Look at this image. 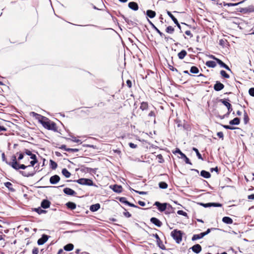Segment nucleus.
Returning a JSON list of instances; mask_svg holds the SVG:
<instances>
[{"mask_svg":"<svg viewBox=\"0 0 254 254\" xmlns=\"http://www.w3.org/2000/svg\"><path fill=\"white\" fill-rule=\"evenodd\" d=\"M50 165L53 169H55L57 167V164L52 160H50Z\"/></svg>","mask_w":254,"mask_h":254,"instance_id":"nucleus-42","label":"nucleus"},{"mask_svg":"<svg viewBox=\"0 0 254 254\" xmlns=\"http://www.w3.org/2000/svg\"><path fill=\"white\" fill-rule=\"evenodd\" d=\"M33 118H34L36 120H37L38 122L41 124L43 122V120H46V117L41 116L40 115L37 114L33 112Z\"/></svg>","mask_w":254,"mask_h":254,"instance_id":"nucleus-9","label":"nucleus"},{"mask_svg":"<svg viewBox=\"0 0 254 254\" xmlns=\"http://www.w3.org/2000/svg\"><path fill=\"white\" fill-rule=\"evenodd\" d=\"M62 148H64V149L66 151H78V149H70V148H68V149H65V146H62Z\"/></svg>","mask_w":254,"mask_h":254,"instance_id":"nucleus-49","label":"nucleus"},{"mask_svg":"<svg viewBox=\"0 0 254 254\" xmlns=\"http://www.w3.org/2000/svg\"><path fill=\"white\" fill-rule=\"evenodd\" d=\"M190 71L192 73H198L199 69L197 67L193 66L190 68Z\"/></svg>","mask_w":254,"mask_h":254,"instance_id":"nucleus-33","label":"nucleus"},{"mask_svg":"<svg viewBox=\"0 0 254 254\" xmlns=\"http://www.w3.org/2000/svg\"><path fill=\"white\" fill-rule=\"evenodd\" d=\"M66 205L68 208H69L71 210H73V209H75L76 206V204L72 202H67L66 203Z\"/></svg>","mask_w":254,"mask_h":254,"instance_id":"nucleus-21","label":"nucleus"},{"mask_svg":"<svg viewBox=\"0 0 254 254\" xmlns=\"http://www.w3.org/2000/svg\"><path fill=\"white\" fill-rule=\"evenodd\" d=\"M210 230L209 229H208L207 231L205 232L201 233L199 234L194 235L192 238V241H195L196 240L201 239L203 238L204 236L206 235L210 232Z\"/></svg>","mask_w":254,"mask_h":254,"instance_id":"nucleus-5","label":"nucleus"},{"mask_svg":"<svg viewBox=\"0 0 254 254\" xmlns=\"http://www.w3.org/2000/svg\"><path fill=\"white\" fill-rule=\"evenodd\" d=\"M217 136L219 137V138H222V139H223V133L222 132H217Z\"/></svg>","mask_w":254,"mask_h":254,"instance_id":"nucleus-50","label":"nucleus"},{"mask_svg":"<svg viewBox=\"0 0 254 254\" xmlns=\"http://www.w3.org/2000/svg\"><path fill=\"white\" fill-rule=\"evenodd\" d=\"M200 175L205 178H209L211 176L210 174L208 172L204 170L201 171Z\"/></svg>","mask_w":254,"mask_h":254,"instance_id":"nucleus-26","label":"nucleus"},{"mask_svg":"<svg viewBox=\"0 0 254 254\" xmlns=\"http://www.w3.org/2000/svg\"><path fill=\"white\" fill-rule=\"evenodd\" d=\"M38 249L37 248H35L33 250V254H38Z\"/></svg>","mask_w":254,"mask_h":254,"instance_id":"nucleus-58","label":"nucleus"},{"mask_svg":"<svg viewBox=\"0 0 254 254\" xmlns=\"http://www.w3.org/2000/svg\"><path fill=\"white\" fill-rule=\"evenodd\" d=\"M11 161L8 163L13 169L19 170L20 169H25L26 168L30 167L32 165V161H29V158L27 157L23 161V164H19L17 161V158L15 155H13L11 157Z\"/></svg>","mask_w":254,"mask_h":254,"instance_id":"nucleus-1","label":"nucleus"},{"mask_svg":"<svg viewBox=\"0 0 254 254\" xmlns=\"http://www.w3.org/2000/svg\"><path fill=\"white\" fill-rule=\"evenodd\" d=\"M64 192L65 194L69 195H74L76 194V192L74 190L68 188H66L64 189Z\"/></svg>","mask_w":254,"mask_h":254,"instance_id":"nucleus-14","label":"nucleus"},{"mask_svg":"<svg viewBox=\"0 0 254 254\" xmlns=\"http://www.w3.org/2000/svg\"><path fill=\"white\" fill-rule=\"evenodd\" d=\"M171 236L178 243H179L182 240V233L181 231L174 230L171 232Z\"/></svg>","mask_w":254,"mask_h":254,"instance_id":"nucleus-3","label":"nucleus"},{"mask_svg":"<svg viewBox=\"0 0 254 254\" xmlns=\"http://www.w3.org/2000/svg\"><path fill=\"white\" fill-rule=\"evenodd\" d=\"M159 186L161 189H165L167 188L168 185L165 182H161L159 183Z\"/></svg>","mask_w":254,"mask_h":254,"instance_id":"nucleus-35","label":"nucleus"},{"mask_svg":"<svg viewBox=\"0 0 254 254\" xmlns=\"http://www.w3.org/2000/svg\"><path fill=\"white\" fill-rule=\"evenodd\" d=\"M191 249L193 252L198 254L201 251V247L199 244H196L191 248Z\"/></svg>","mask_w":254,"mask_h":254,"instance_id":"nucleus-15","label":"nucleus"},{"mask_svg":"<svg viewBox=\"0 0 254 254\" xmlns=\"http://www.w3.org/2000/svg\"><path fill=\"white\" fill-rule=\"evenodd\" d=\"M148 108V104L146 102H142L141 103L140 109L142 110H144L147 109Z\"/></svg>","mask_w":254,"mask_h":254,"instance_id":"nucleus-34","label":"nucleus"},{"mask_svg":"<svg viewBox=\"0 0 254 254\" xmlns=\"http://www.w3.org/2000/svg\"><path fill=\"white\" fill-rule=\"evenodd\" d=\"M249 94L253 96H254V88H251L249 91Z\"/></svg>","mask_w":254,"mask_h":254,"instance_id":"nucleus-48","label":"nucleus"},{"mask_svg":"<svg viewBox=\"0 0 254 254\" xmlns=\"http://www.w3.org/2000/svg\"><path fill=\"white\" fill-rule=\"evenodd\" d=\"M128 7L134 10H137L138 9V4L135 2H130L128 3Z\"/></svg>","mask_w":254,"mask_h":254,"instance_id":"nucleus-16","label":"nucleus"},{"mask_svg":"<svg viewBox=\"0 0 254 254\" xmlns=\"http://www.w3.org/2000/svg\"><path fill=\"white\" fill-rule=\"evenodd\" d=\"M16 157L18 156L17 159V161L18 162L20 160H22V159L24 158V154L23 153L17 152V153H16Z\"/></svg>","mask_w":254,"mask_h":254,"instance_id":"nucleus-32","label":"nucleus"},{"mask_svg":"<svg viewBox=\"0 0 254 254\" xmlns=\"http://www.w3.org/2000/svg\"><path fill=\"white\" fill-rule=\"evenodd\" d=\"M239 3H229L225 4V5H228L229 6H236L239 4Z\"/></svg>","mask_w":254,"mask_h":254,"instance_id":"nucleus-54","label":"nucleus"},{"mask_svg":"<svg viewBox=\"0 0 254 254\" xmlns=\"http://www.w3.org/2000/svg\"><path fill=\"white\" fill-rule=\"evenodd\" d=\"M185 159V162L187 164H191V163L189 159L186 156V157H184Z\"/></svg>","mask_w":254,"mask_h":254,"instance_id":"nucleus-56","label":"nucleus"},{"mask_svg":"<svg viewBox=\"0 0 254 254\" xmlns=\"http://www.w3.org/2000/svg\"><path fill=\"white\" fill-rule=\"evenodd\" d=\"M34 210L37 212L39 214H41L42 213H45L46 212V211L43 210L41 209L40 208H35Z\"/></svg>","mask_w":254,"mask_h":254,"instance_id":"nucleus-38","label":"nucleus"},{"mask_svg":"<svg viewBox=\"0 0 254 254\" xmlns=\"http://www.w3.org/2000/svg\"><path fill=\"white\" fill-rule=\"evenodd\" d=\"M167 14L172 19L174 23H176L177 19L174 16V15L169 11H167Z\"/></svg>","mask_w":254,"mask_h":254,"instance_id":"nucleus-36","label":"nucleus"},{"mask_svg":"<svg viewBox=\"0 0 254 254\" xmlns=\"http://www.w3.org/2000/svg\"><path fill=\"white\" fill-rule=\"evenodd\" d=\"M224 85L219 81H216V83L214 85V89L217 91L221 90L224 88Z\"/></svg>","mask_w":254,"mask_h":254,"instance_id":"nucleus-10","label":"nucleus"},{"mask_svg":"<svg viewBox=\"0 0 254 254\" xmlns=\"http://www.w3.org/2000/svg\"><path fill=\"white\" fill-rule=\"evenodd\" d=\"M21 173L23 176L25 177H29L32 175L31 172H27L26 171H21Z\"/></svg>","mask_w":254,"mask_h":254,"instance_id":"nucleus-43","label":"nucleus"},{"mask_svg":"<svg viewBox=\"0 0 254 254\" xmlns=\"http://www.w3.org/2000/svg\"><path fill=\"white\" fill-rule=\"evenodd\" d=\"M138 203H139V204L140 205H141V206H145V204L144 202L140 201H139L138 202Z\"/></svg>","mask_w":254,"mask_h":254,"instance_id":"nucleus-62","label":"nucleus"},{"mask_svg":"<svg viewBox=\"0 0 254 254\" xmlns=\"http://www.w3.org/2000/svg\"><path fill=\"white\" fill-rule=\"evenodd\" d=\"M187 54V52L185 50H183L178 53V56L180 59L182 60L186 57Z\"/></svg>","mask_w":254,"mask_h":254,"instance_id":"nucleus-25","label":"nucleus"},{"mask_svg":"<svg viewBox=\"0 0 254 254\" xmlns=\"http://www.w3.org/2000/svg\"><path fill=\"white\" fill-rule=\"evenodd\" d=\"M174 153H179V154H180L182 156V157L184 158V157H186V155L185 154H184L183 153H182L181 150L178 149V148H177L175 150V152H174Z\"/></svg>","mask_w":254,"mask_h":254,"instance_id":"nucleus-41","label":"nucleus"},{"mask_svg":"<svg viewBox=\"0 0 254 254\" xmlns=\"http://www.w3.org/2000/svg\"><path fill=\"white\" fill-rule=\"evenodd\" d=\"M185 34L188 36H190V37H192V35L190 30H187L185 32Z\"/></svg>","mask_w":254,"mask_h":254,"instance_id":"nucleus-52","label":"nucleus"},{"mask_svg":"<svg viewBox=\"0 0 254 254\" xmlns=\"http://www.w3.org/2000/svg\"><path fill=\"white\" fill-rule=\"evenodd\" d=\"M166 32H167L168 33L172 34L174 31V28L172 26H169L167 27V28L166 29Z\"/></svg>","mask_w":254,"mask_h":254,"instance_id":"nucleus-37","label":"nucleus"},{"mask_svg":"<svg viewBox=\"0 0 254 254\" xmlns=\"http://www.w3.org/2000/svg\"><path fill=\"white\" fill-rule=\"evenodd\" d=\"M223 127L226 129H231V130H233V129H234L236 128L234 127H233L232 126H230L228 125H223Z\"/></svg>","mask_w":254,"mask_h":254,"instance_id":"nucleus-46","label":"nucleus"},{"mask_svg":"<svg viewBox=\"0 0 254 254\" xmlns=\"http://www.w3.org/2000/svg\"><path fill=\"white\" fill-rule=\"evenodd\" d=\"M149 24L151 25L152 27L160 35V36L163 37L164 34L161 32L153 23L151 21L148 20Z\"/></svg>","mask_w":254,"mask_h":254,"instance_id":"nucleus-17","label":"nucleus"},{"mask_svg":"<svg viewBox=\"0 0 254 254\" xmlns=\"http://www.w3.org/2000/svg\"><path fill=\"white\" fill-rule=\"evenodd\" d=\"M177 213L179 215H183V216H187V213L183 211V210H178L177 211Z\"/></svg>","mask_w":254,"mask_h":254,"instance_id":"nucleus-44","label":"nucleus"},{"mask_svg":"<svg viewBox=\"0 0 254 254\" xmlns=\"http://www.w3.org/2000/svg\"><path fill=\"white\" fill-rule=\"evenodd\" d=\"M146 15L150 18H154L156 16V12L152 10H147Z\"/></svg>","mask_w":254,"mask_h":254,"instance_id":"nucleus-20","label":"nucleus"},{"mask_svg":"<svg viewBox=\"0 0 254 254\" xmlns=\"http://www.w3.org/2000/svg\"><path fill=\"white\" fill-rule=\"evenodd\" d=\"M50 202L48 200H43L41 203V206L44 208H47L50 207Z\"/></svg>","mask_w":254,"mask_h":254,"instance_id":"nucleus-18","label":"nucleus"},{"mask_svg":"<svg viewBox=\"0 0 254 254\" xmlns=\"http://www.w3.org/2000/svg\"><path fill=\"white\" fill-rule=\"evenodd\" d=\"M7 129L3 126H0V132L1 131H6Z\"/></svg>","mask_w":254,"mask_h":254,"instance_id":"nucleus-57","label":"nucleus"},{"mask_svg":"<svg viewBox=\"0 0 254 254\" xmlns=\"http://www.w3.org/2000/svg\"><path fill=\"white\" fill-rule=\"evenodd\" d=\"M150 221L153 223L154 224V225H155L156 226H157V227H161L162 226V222L157 218H155V217H152L150 219Z\"/></svg>","mask_w":254,"mask_h":254,"instance_id":"nucleus-12","label":"nucleus"},{"mask_svg":"<svg viewBox=\"0 0 254 254\" xmlns=\"http://www.w3.org/2000/svg\"><path fill=\"white\" fill-rule=\"evenodd\" d=\"M37 162V160L36 159V156L35 155L33 154V166L35 165V163Z\"/></svg>","mask_w":254,"mask_h":254,"instance_id":"nucleus-47","label":"nucleus"},{"mask_svg":"<svg viewBox=\"0 0 254 254\" xmlns=\"http://www.w3.org/2000/svg\"><path fill=\"white\" fill-rule=\"evenodd\" d=\"M113 190L116 192H121L122 191V187L121 186L115 185L113 186Z\"/></svg>","mask_w":254,"mask_h":254,"instance_id":"nucleus-19","label":"nucleus"},{"mask_svg":"<svg viewBox=\"0 0 254 254\" xmlns=\"http://www.w3.org/2000/svg\"><path fill=\"white\" fill-rule=\"evenodd\" d=\"M220 74L224 78H229L230 77L229 75L224 70H221Z\"/></svg>","mask_w":254,"mask_h":254,"instance_id":"nucleus-40","label":"nucleus"},{"mask_svg":"<svg viewBox=\"0 0 254 254\" xmlns=\"http://www.w3.org/2000/svg\"><path fill=\"white\" fill-rule=\"evenodd\" d=\"M240 119L238 118H235L230 121L229 124L232 125H238L240 124Z\"/></svg>","mask_w":254,"mask_h":254,"instance_id":"nucleus-27","label":"nucleus"},{"mask_svg":"<svg viewBox=\"0 0 254 254\" xmlns=\"http://www.w3.org/2000/svg\"><path fill=\"white\" fill-rule=\"evenodd\" d=\"M212 204V206H221V204H219V203H211Z\"/></svg>","mask_w":254,"mask_h":254,"instance_id":"nucleus-64","label":"nucleus"},{"mask_svg":"<svg viewBox=\"0 0 254 254\" xmlns=\"http://www.w3.org/2000/svg\"><path fill=\"white\" fill-rule=\"evenodd\" d=\"M212 59L215 60L217 63L221 66L225 68H226L227 70H230V68L228 65H227L225 64H224L222 61L219 60V59H217L215 58L214 56H211L210 57Z\"/></svg>","mask_w":254,"mask_h":254,"instance_id":"nucleus-6","label":"nucleus"},{"mask_svg":"<svg viewBox=\"0 0 254 254\" xmlns=\"http://www.w3.org/2000/svg\"><path fill=\"white\" fill-rule=\"evenodd\" d=\"M4 185L7 188H8V189L10 191H11L12 192H13L15 191V189L12 187L13 185L10 182H6L4 183Z\"/></svg>","mask_w":254,"mask_h":254,"instance_id":"nucleus-22","label":"nucleus"},{"mask_svg":"<svg viewBox=\"0 0 254 254\" xmlns=\"http://www.w3.org/2000/svg\"><path fill=\"white\" fill-rule=\"evenodd\" d=\"M201 205L204 206L205 207L212 206V204L211 203L206 204L201 203Z\"/></svg>","mask_w":254,"mask_h":254,"instance_id":"nucleus-53","label":"nucleus"},{"mask_svg":"<svg viewBox=\"0 0 254 254\" xmlns=\"http://www.w3.org/2000/svg\"><path fill=\"white\" fill-rule=\"evenodd\" d=\"M41 124L43 126L48 129L56 130L57 127L56 125L53 122H51L48 118H46V120H43Z\"/></svg>","mask_w":254,"mask_h":254,"instance_id":"nucleus-2","label":"nucleus"},{"mask_svg":"<svg viewBox=\"0 0 254 254\" xmlns=\"http://www.w3.org/2000/svg\"><path fill=\"white\" fill-rule=\"evenodd\" d=\"M153 236L156 238L157 244L158 247L160 248L161 249H165V246L163 244V243L160 240L159 236L157 234H153Z\"/></svg>","mask_w":254,"mask_h":254,"instance_id":"nucleus-8","label":"nucleus"},{"mask_svg":"<svg viewBox=\"0 0 254 254\" xmlns=\"http://www.w3.org/2000/svg\"><path fill=\"white\" fill-rule=\"evenodd\" d=\"M62 172L63 175H64L66 178H69L71 175L70 172L65 168L63 169Z\"/></svg>","mask_w":254,"mask_h":254,"instance_id":"nucleus-29","label":"nucleus"},{"mask_svg":"<svg viewBox=\"0 0 254 254\" xmlns=\"http://www.w3.org/2000/svg\"><path fill=\"white\" fill-rule=\"evenodd\" d=\"M76 182L80 185H87V186H93V181L89 179L81 178L77 180Z\"/></svg>","mask_w":254,"mask_h":254,"instance_id":"nucleus-4","label":"nucleus"},{"mask_svg":"<svg viewBox=\"0 0 254 254\" xmlns=\"http://www.w3.org/2000/svg\"><path fill=\"white\" fill-rule=\"evenodd\" d=\"M73 249V245L72 244H68L64 247V250L70 251Z\"/></svg>","mask_w":254,"mask_h":254,"instance_id":"nucleus-31","label":"nucleus"},{"mask_svg":"<svg viewBox=\"0 0 254 254\" xmlns=\"http://www.w3.org/2000/svg\"><path fill=\"white\" fill-rule=\"evenodd\" d=\"M192 149H193V150H194L195 152V153L196 154V155L198 157V158L199 159H200L202 160V158L201 155L199 153L198 149L197 148H194V147H193Z\"/></svg>","mask_w":254,"mask_h":254,"instance_id":"nucleus-39","label":"nucleus"},{"mask_svg":"<svg viewBox=\"0 0 254 254\" xmlns=\"http://www.w3.org/2000/svg\"><path fill=\"white\" fill-rule=\"evenodd\" d=\"M60 178L58 175H54L52 176L50 179V182L52 184H56L59 182Z\"/></svg>","mask_w":254,"mask_h":254,"instance_id":"nucleus-11","label":"nucleus"},{"mask_svg":"<svg viewBox=\"0 0 254 254\" xmlns=\"http://www.w3.org/2000/svg\"><path fill=\"white\" fill-rule=\"evenodd\" d=\"M206 65L210 67H214L216 65L215 62L212 61H209L206 63Z\"/></svg>","mask_w":254,"mask_h":254,"instance_id":"nucleus-30","label":"nucleus"},{"mask_svg":"<svg viewBox=\"0 0 254 254\" xmlns=\"http://www.w3.org/2000/svg\"><path fill=\"white\" fill-rule=\"evenodd\" d=\"M124 215L125 216H126L127 217H131V214L129 212H125L124 213Z\"/></svg>","mask_w":254,"mask_h":254,"instance_id":"nucleus-55","label":"nucleus"},{"mask_svg":"<svg viewBox=\"0 0 254 254\" xmlns=\"http://www.w3.org/2000/svg\"><path fill=\"white\" fill-rule=\"evenodd\" d=\"M222 221L224 223L228 224H231L233 223V220L231 218L227 216L224 217L223 218Z\"/></svg>","mask_w":254,"mask_h":254,"instance_id":"nucleus-24","label":"nucleus"},{"mask_svg":"<svg viewBox=\"0 0 254 254\" xmlns=\"http://www.w3.org/2000/svg\"><path fill=\"white\" fill-rule=\"evenodd\" d=\"M125 202L128 205H129V206H133V207H134V206H135V205H134V204H131V203H130L129 202H128V201H125Z\"/></svg>","mask_w":254,"mask_h":254,"instance_id":"nucleus-63","label":"nucleus"},{"mask_svg":"<svg viewBox=\"0 0 254 254\" xmlns=\"http://www.w3.org/2000/svg\"><path fill=\"white\" fill-rule=\"evenodd\" d=\"M248 197L249 199H254V194L249 195Z\"/></svg>","mask_w":254,"mask_h":254,"instance_id":"nucleus-61","label":"nucleus"},{"mask_svg":"<svg viewBox=\"0 0 254 254\" xmlns=\"http://www.w3.org/2000/svg\"><path fill=\"white\" fill-rule=\"evenodd\" d=\"M222 102L225 106L227 107L228 110V112L230 113L232 110L231 104L225 100L222 101Z\"/></svg>","mask_w":254,"mask_h":254,"instance_id":"nucleus-28","label":"nucleus"},{"mask_svg":"<svg viewBox=\"0 0 254 254\" xmlns=\"http://www.w3.org/2000/svg\"><path fill=\"white\" fill-rule=\"evenodd\" d=\"M148 116L150 117H155V113L154 111H151L149 114Z\"/></svg>","mask_w":254,"mask_h":254,"instance_id":"nucleus-60","label":"nucleus"},{"mask_svg":"<svg viewBox=\"0 0 254 254\" xmlns=\"http://www.w3.org/2000/svg\"><path fill=\"white\" fill-rule=\"evenodd\" d=\"M167 203H161L159 202L156 201L155 202L154 205L157 206L158 209L160 211H164L166 210L167 208Z\"/></svg>","mask_w":254,"mask_h":254,"instance_id":"nucleus-7","label":"nucleus"},{"mask_svg":"<svg viewBox=\"0 0 254 254\" xmlns=\"http://www.w3.org/2000/svg\"><path fill=\"white\" fill-rule=\"evenodd\" d=\"M48 239V236H47L46 235H43L42 237L38 240V242H37L38 244L39 245H42L44 244L45 242H46L47 241Z\"/></svg>","mask_w":254,"mask_h":254,"instance_id":"nucleus-13","label":"nucleus"},{"mask_svg":"<svg viewBox=\"0 0 254 254\" xmlns=\"http://www.w3.org/2000/svg\"><path fill=\"white\" fill-rule=\"evenodd\" d=\"M129 146L131 148H135L137 147V145L136 144H134V143L131 142L129 143Z\"/></svg>","mask_w":254,"mask_h":254,"instance_id":"nucleus-51","label":"nucleus"},{"mask_svg":"<svg viewBox=\"0 0 254 254\" xmlns=\"http://www.w3.org/2000/svg\"><path fill=\"white\" fill-rule=\"evenodd\" d=\"M25 153L26 155L31 156L30 158H32V151L27 149H25V151L23 153Z\"/></svg>","mask_w":254,"mask_h":254,"instance_id":"nucleus-45","label":"nucleus"},{"mask_svg":"<svg viewBox=\"0 0 254 254\" xmlns=\"http://www.w3.org/2000/svg\"><path fill=\"white\" fill-rule=\"evenodd\" d=\"M127 84L129 87H131L132 84H131V81H130L129 80H127Z\"/></svg>","mask_w":254,"mask_h":254,"instance_id":"nucleus-59","label":"nucleus"},{"mask_svg":"<svg viewBox=\"0 0 254 254\" xmlns=\"http://www.w3.org/2000/svg\"><path fill=\"white\" fill-rule=\"evenodd\" d=\"M100 207V205L99 203L92 205L90 206V209L91 211L94 212L97 211Z\"/></svg>","mask_w":254,"mask_h":254,"instance_id":"nucleus-23","label":"nucleus"}]
</instances>
